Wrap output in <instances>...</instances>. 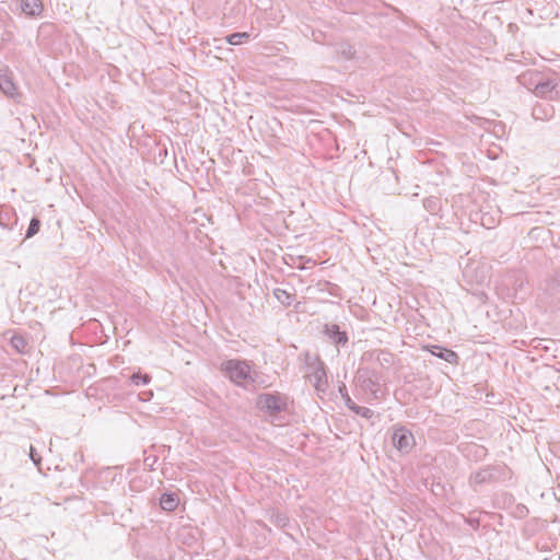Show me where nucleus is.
<instances>
[{"mask_svg":"<svg viewBox=\"0 0 560 560\" xmlns=\"http://www.w3.org/2000/svg\"><path fill=\"white\" fill-rule=\"evenodd\" d=\"M305 365H306V374L305 376L313 384L315 390L317 393H326L328 388V381L326 374L325 363L320 360L317 354H312L310 352L305 353Z\"/></svg>","mask_w":560,"mask_h":560,"instance_id":"1","label":"nucleus"},{"mask_svg":"<svg viewBox=\"0 0 560 560\" xmlns=\"http://www.w3.org/2000/svg\"><path fill=\"white\" fill-rule=\"evenodd\" d=\"M221 370L236 385L244 386L248 381L253 382L249 365L241 360H228L222 363Z\"/></svg>","mask_w":560,"mask_h":560,"instance_id":"2","label":"nucleus"},{"mask_svg":"<svg viewBox=\"0 0 560 560\" xmlns=\"http://www.w3.org/2000/svg\"><path fill=\"white\" fill-rule=\"evenodd\" d=\"M535 96L549 101H560V75L557 73L542 74Z\"/></svg>","mask_w":560,"mask_h":560,"instance_id":"3","label":"nucleus"},{"mask_svg":"<svg viewBox=\"0 0 560 560\" xmlns=\"http://www.w3.org/2000/svg\"><path fill=\"white\" fill-rule=\"evenodd\" d=\"M355 383L360 390L370 395V399L378 398L380 384L375 371L368 368L359 369L355 375Z\"/></svg>","mask_w":560,"mask_h":560,"instance_id":"4","label":"nucleus"},{"mask_svg":"<svg viewBox=\"0 0 560 560\" xmlns=\"http://www.w3.org/2000/svg\"><path fill=\"white\" fill-rule=\"evenodd\" d=\"M393 445L401 454H409L416 445L415 436L406 427H394Z\"/></svg>","mask_w":560,"mask_h":560,"instance_id":"5","label":"nucleus"},{"mask_svg":"<svg viewBox=\"0 0 560 560\" xmlns=\"http://www.w3.org/2000/svg\"><path fill=\"white\" fill-rule=\"evenodd\" d=\"M257 407L270 416H276L285 408V402L279 394H260L257 398Z\"/></svg>","mask_w":560,"mask_h":560,"instance_id":"6","label":"nucleus"},{"mask_svg":"<svg viewBox=\"0 0 560 560\" xmlns=\"http://www.w3.org/2000/svg\"><path fill=\"white\" fill-rule=\"evenodd\" d=\"M0 91L9 98L16 100L20 96L13 74L7 66L0 67Z\"/></svg>","mask_w":560,"mask_h":560,"instance_id":"7","label":"nucleus"},{"mask_svg":"<svg viewBox=\"0 0 560 560\" xmlns=\"http://www.w3.org/2000/svg\"><path fill=\"white\" fill-rule=\"evenodd\" d=\"M324 334L336 347H343L348 343L347 332L340 330L337 324H326Z\"/></svg>","mask_w":560,"mask_h":560,"instance_id":"8","label":"nucleus"},{"mask_svg":"<svg viewBox=\"0 0 560 560\" xmlns=\"http://www.w3.org/2000/svg\"><path fill=\"white\" fill-rule=\"evenodd\" d=\"M542 72H539L537 70H528L523 72L517 77V81L521 85L526 88L528 91L535 92L537 91L538 84L540 79L542 78Z\"/></svg>","mask_w":560,"mask_h":560,"instance_id":"9","label":"nucleus"},{"mask_svg":"<svg viewBox=\"0 0 560 560\" xmlns=\"http://www.w3.org/2000/svg\"><path fill=\"white\" fill-rule=\"evenodd\" d=\"M428 350L436 358H440L451 364H458L459 357L451 349L443 348L441 346H430Z\"/></svg>","mask_w":560,"mask_h":560,"instance_id":"10","label":"nucleus"},{"mask_svg":"<svg viewBox=\"0 0 560 560\" xmlns=\"http://www.w3.org/2000/svg\"><path fill=\"white\" fill-rule=\"evenodd\" d=\"M555 115V108L548 103H538L533 107L532 116L536 120H549Z\"/></svg>","mask_w":560,"mask_h":560,"instance_id":"11","label":"nucleus"},{"mask_svg":"<svg viewBox=\"0 0 560 560\" xmlns=\"http://www.w3.org/2000/svg\"><path fill=\"white\" fill-rule=\"evenodd\" d=\"M21 10L28 16H37L43 11L42 0H21Z\"/></svg>","mask_w":560,"mask_h":560,"instance_id":"12","label":"nucleus"},{"mask_svg":"<svg viewBox=\"0 0 560 560\" xmlns=\"http://www.w3.org/2000/svg\"><path fill=\"white\" fill-rule=\"evenodd\" d=\"M179 503V499L175 493H163L160 499V505L164 511H174Z\"/></svg>","mask_w":560,"mask_h":560,"instance_id":"13","label":"nucleus"},{"mask_svg":"<svg viewBox=\"0 0 560 560\" xmlns=\"http://www.w3.org/2000/svg\"><path fill=\"white\" fill-rule=\"evenodd\" d=\"M10 345L19 353H26L28 350L27 340L20 334H14L11 337Z\"/></svg>","mask_w":560,"mask_h":560,"instance_id":"14","label":"nucleus"},{"mask_svg":"<svg viewBox=\"0 0 560 560\" xmlns=\"http://www.w3.org/2000/svg\"><path fill=\"white\" fill-rule=\"evenodd\" d=\"M273 295L283 306H290L295 300L294 294H291L288 291L280 288L273 290Z\"/></svg>","mask_w":560,"mask_h":560,"instance_id":"15","label":"nucleus"},{"mask_svg":"<svg viewBox=\"0 0 560 560\" xmlns=\"http://www.w3.org/2000/svg\"><path fill=\"white\" fill-rule=\"evenodd\" d=\"M249 39H250V33H248V32H237V33H233V34H230L229 36H226V42L230 45H234V46L246 43Z\"/></svg>","mask_w":560,"mask_h":560,"instance_id":"16","label":"nucleus"},{"mask_svg":"<svg viewBox=\"0 0 560 560\" xmlns=\"http://www.w3.org/2000/svg\"><path fill=\"white\" fill-rule=\"evenodd\" d=\"M545 292L550 296H559L560 295V280L556 278H550L546 280Z\"/></svg>","mask_w":560,"mask_h":560,"instance_id":"17","label":"nucleus"},{"mask_svg":"<svg viewBox=\"0 0 560 560\" xmlns=\"http://www.w3.org/2000/svg\"><path fill=\"white\" fill-rule=\"evenodd\" d=\"M491 478V472L489 469H481L477 472H475L470 480L476 483V485H480V483H483V482H487L489 479Z\"/></svg>","mask_w":560,"mask_h":560,"instance_id":"18","label":"nucleus"},{"mask_svg":"<svg viewBox=\"0 0 560 560\" xmlns=\"http://www.w3.org/2000/svg\"><path fill=\"white\" fill-rule=\"evenodd\" d=\"M40 220L36 217H33L30 221L28 228L26 230L25 237L31 238L36 235L40 229Z\"/></svg>","mask_w":560,"mask_h":560,"instance_id":"19","label":"nucleus"},{"mask_svg":"<svg viewBox=\"0 0 560 560\" xmlns=\"http://www.w3.org/2000/svg\"><path fill=\"white\" fill-rule=\"evenodd\" d=\"M151 381V376L149 374H141L140 372L138 373H133L131 376H130V382L136 385V386H139V385H147L149 384Z\"/></svg>","mask_w":560,"mask_h":560,"instance_id":"20","label":"nucleus"},{"mask_svg":"<svg viewBox=\"0 0 560 560\" xmlns=\"http://www.w3.org/2000/svg\"><path fill=\"white\" fill-rule=\"evenodd\" d=\"M352 412H354L358 416H361L365 419H372L374 416V411L368 407H362L359 405H354L353 408L350 409Z\"/></svg>","mask_w":560,"mask_h":560,"instance_id":"21","label":"nucleus"},{"mask_svg":"<svg viewBox=\"0 0 560 560\" xmlns=\"http://www.w3.org/2000/svg\"><path fill=\"white\" fill-rule=\"evenodd\" d=\"M339 393L345 401V405L347 406L348 409H351L353 408V406L355 405V402L352 400V398L350 397V395L348 394V389L346 387V385L342 383L340 386H339Z\"/></svg>","mask_w":560,"mask_h":560,"instance_id":"22","label":"nucleus"},{"mask_svg":"<svg viewBox=\"0 0 560 560\" xmlns=\"http://www.w3.org/2000/svg\"><path fill=\"white\" fill-rule=\"evenodd\" d=\"M376 360L382 364V365H390L393 363V354L387 352V351H378L376 353Z\"/></svg>","mask_w":560,"mask_h":560,"instance_id":"23","label":"nucleus"},{"mask_svg":"<svg viewBox=\"0 0 560 560\" xmlns=\"http://www.w3.org/2000/svg\"><path fill=\"white\" fill-rule=\"evenodd\" d=\"M346 59H352L354 57V50L349 44L340 45L338 50Z\"/></svg>","mask_w":560,"mask_h":560,"instance_id":"24","label":"nucleus"},{"mask_svg":"<svg viewBox=\"0 0 560 560\" xmlns=\"http://www.w3.org/2000/svg\"><path fill=\"white\" fill-rule=\"evenodd\" d=\"M30 458L32 459L34 465L38 468V470L40 471L42 470V468H40L42 457L38 455V453L36 452V448L33 445L30 446Z\"/></svg>","mask_w":560,"mask_h":560,"instance_id":"25","label":"nucleus"},{"mask_svg":"<svg viewBox=\"0 0 560 560\" xmlns=\"http://www.w3.org/2000/svg\"><path fill=\"white\" fill-rule=\"evenodd\" d=\"M287 517L285 516H282V515H278L277 516V524L279 526H285L287 525Z\"/></svg>","mask_w":560,"mask_h":560,"instance_id":"26","label":"nucleus"},{"mask_svg":"<svg viewBox=\"0 0 560 560\" xmlns=\"http://www.w3.org/2000/svg\"><path fill=\"white\" fill-rule=\"evenodd\" d=\"M477 454L480 455V456L486 455V448L485 447H479L478 451H477Z\"/></svg>","mask_w":560,"mask_h":560,"instance_id":"27","label":"nucleus"},{"mask_svg":"<svg viewBox=\"0 0 560 560\" xmlns=\"http://www.w3.org/2000/svg\"><path fill=\"white\" fill-rule=\"evenodd\" d=\"M151 396H152V393H151V392H149V393H148V397H141V399H142V400H149Z\"/></svg>","mask_w":560,"mask_h":560,"instance_id":"28","label":"nucleus"}]
</instances>
